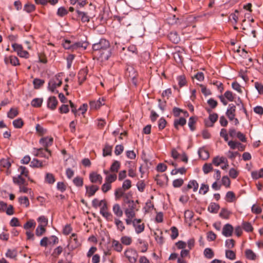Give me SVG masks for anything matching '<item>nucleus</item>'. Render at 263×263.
I'll list each match as a JSON object with an SVG mask.
<instances>
[{
    "label": "nucleus",
    "instance_id": "nucleus-35",
    "mask_svg": "<svg viewBox=\"0 0 263 263\" xmlns=\"http://www.w3.org/2000/svg\"><path fill=\"white\" fill-rule=\"evenodd\" d=\"M43 103V99L41 98H35L32 100L31 105L35 107H40Z\"/></svg>",
    "mask_w": 263,
    "mask_h": 263
},
{
    "label": "nucleus",
    "instance_id": "nucleus-61",
    "mask_svg": "<svg viewBox=\"0 0 263 263\" xmlns=\"http://www.w3.org/2000/svg\"><path fill=\"white\" fill-rule=\"evenodd\" d=\"M10 59V63L13 65V66H16L20 64L18 59L14 56H10L9 57Z\"/></svg>",
    "mask_w": 263,
    "mask_h": 263
},
{
    "label": "nucleus",
    "instance_id": "nucleus-59",
    "mask_svg": "<svg viewBox=\"0 0 263 263\" xmlns=\"http://www.w3.org/2000/svg\"><path fill=\"white\" fill-rule=\"evenodd\" d=\"M166 124V120L163 118H160L158 122V127L159 129L162 130L164 129L165 127Z\"/></svg>",
    "mask_w": 263,
    "mask_h": 263
},
{
    "label": "nucleus",
    "instance_id": "nucleus-32",
    "mask_svg": "<svg viewBox=\"0 0 263 263\" xmlns=\"http://www.w3.org/2000/svg\"><path fill=\"white\" fill-rule=\"evenodd\" d=\"M17 255L15 249H8L6 253V256L10 258H15Z\"/></svg>",
    "mask_w": 263,
    "mask_h": 263
},
{
    "label": "nucleus",
    "instance_id": "nucleus-50",
    "mask_svg": "<svg viewBox=\"0 0 263 263\" xmlns=\"http://www.w3.org/2000/svg\"><path fill=\"white\" fill-rule=\"evenodd\" d=\"M23 121L22 119H17L13 121V126L17 128H20L23 125Z\"/></svg>",
    "mask_w": 263,
    "mask_h": 263
},
{
    "label": "nucleus",
    "instance_id": "nucleus-9",
    "mask_svg": "<svg viewBox=\"0 0 263 263\" xmlns=\"http://www.w3.org/2000/svg\"><path fill=\"white\" fill-rule=\"evenodd\" d=\"M133 226L135 227L137 233L139 234L144 229V223H141L140 219H134L133 221Z\"/></svg>",
    "mask_w": 263,
    "mask_h": 263
},
{
    "label": "nucleus",
    "instance_id": "nucleus-51",
    "mask_svg": "<svg viewBox=\"0 0 263 263\" xmlns=\"http://www.w3.org/2000/svg\"><path fill=\"white\" fill-rule=\"evenodd\" d=\"M177 80L180 87L184 86L186 83V81L184 76L182 75L179 76L177 78Z\"/></svg>",
    "mask_w": 263,
    "mask_h": 263
},
{
    "label": "nucleus",
    "instance_id": "nucleus-58",
    "mask_svg": "<svg viewBox=\"0 0 263 263\" xmlns=\"http://www.w3.org/2000/svg\"><path fill=\"white\" fill-rule=\"evenodd\" d=\"M183 183V180L182 179H175L173 182V186L175 187H179Z\"/></svg>",
    "mask_w": 263,
    "mask_h": 263
},
{
    "label": "nucleus",
    "instance_id": "nucleus-40",
    "mask_svg": "<svg viewBox=\"0 0 263 263\" xmlns=\"http://www.w3.org/2000/svg\"><path fill=\"white\" fill-rule=\"evenodd\" d=\"M204 174H207L213 170L212 163H205L202 167Z\"/></svg>",
    "mask_w": 263,
    "mask_h": 263
},
{
    "label": "nucleus",
    "instance_id": "nucleus-36",
    "mask_svg": "<svg viewBox=\"0 0 263 263\" xmlns=\"http://www.w3.org/2000/svg\"><path fill=\"white\" fill-rule=\"evenodd\" d=\"M18 112L16 108H11L7 113V117L10 119H13L17 116Z\"/></svg>",
    "mask_w": 263,
    "mask_h": 263
},
{
    "label": "nucleus",
    "instance_id": "nucleus-3",
    "mask_svg": "<svg viewBox=\"0 0 263 263\" xmlns=\"http://www.w3.org/2000/svg\"><path fill=\"white\" fill-rule=\"evenodd\" d=\"M53 141L52 137H48L42 138L40 140V143L45 148V151L49 154V155H51V152L48 147L52 144Z\"/></svg>",
    "mask_w": 263,
    "mask_h": 263
},
{
    "label": "nucleus",
    "instance_id": "nucleus-53",
    "mask_svg": "<svg viewBox=\"0 0 263 263\" xmlns=\"http://www.w3.org/2000/svg\"><path fill=\"white\" fill-rule=\"evenodd\" d=\"M73 183L77 186H82L83 181L82 178L77 177L73 180Z\"/></svg>",
    "mask_w": 263,
    "mask_h": 263
},
{
    "label": "nucleus",
    "instance_id": "nucleus-14",
    "mask_svg": "<svg viewBox=\"0 0 263 263\" xmlns=\"http://www.w3.org/2000/svg\"><path fill=\"white\" fill-rule=\"evenodd\" d=\"M58 102V100L55 97H50L47 101V106L49 108L54 110L57 106Z\"/></svg>",
    "mask_w": 263,
    "mask_h": 263
},
{
    "label": "nucleus",
    "instance_id": "nucleus-12",
    "mask_svg": "<svg viewBox=\"0 0 263 263\" xmlns=\"http://www.w3.org/2000/svg\"><path fill=\"white\" fill-rule=\"evenodd\" d=\"M235 106L231 104L229 105V108L228 109L226 115L228 116L230 120L232 121L234 119L235 116Z\"/></svg>",
    "mask_w": 263,
    "mask_h": 263
},
{
    "label": "nucleus",
    "instance_id": "nucleus-30",
    "mask_svg": "<svg viewBox=\"0 0 263 263\" xmlns=\"http://www.w3.org/2000/svg\"><path fill=\"white\" fill-rule=\"evenodd\" d=\"M246 257L250 260H255L256 258V255L252 250L247 249L245 251Z\"/></svg>",
    "mask_w": 263,
    "mask_h": 263
},
{
    "label": "nucleus",
    "instance_id": "nucleus-15",
    "mask_svg": "<svg viewBox=\"0 0 263 263\" xmlns=\"http://www.w3.org/2000/svg\"><path fill=\"white\" fill-rule=\"evenodd\" d=\"M85 187L86 194L88 197L94 195L96 192L99 190V187L95 185H92L90 186H86Z\"/></svg>",
    "mask_w": 263,
    "mask_h": 263
},
{
    "label": "nucleus",
    "instance_id": "nucleus-4",
    "mask_svg": "<svg viewBox=\"0 0 263 263\" xmlns=\"http://www.w3.org/2000/svg\"><path fill=\"white\" fill-rule=\"evenodd\" d=\"M124 255L130 263H135L138 257L137 251L134 249H128L124 252Z\"/></svg>",
    "mask_w": 263,
    "mask_h": 263
},
{
    "label": "nucleus",
    "instance_id": "nucleus-18",
    "mask_svg": "<svg viewBox=\"0 0 263 263\" xmlns=\"http://www.w3.org/2000/svg\"><path fill=\"white\" fill-rule=\"evenodd\" d=\"M168 37L171 41L175 44H177L180 41V37L176 31L170 32Z\"/></svg>",
    "mask_w": 263,
    "mask_h": 263
},
{
    "label": "nucleus",
    "instance_id": "nucleus-54",
    "mask_svg": "<svg viewBox=\"0 0 263 263\" xmlns=\"http://www.w3.org/2000/svg\"><path fill=\"white\" fill-rule=\"evenodd\" d=\"M74 57H75V55L74 54H69L68 56L67 57V58H66L67 63V67L68 69L70 68L72 63V61H73Z\"/></svg>",
    "mask_w": 263,
    "mask_h": 263
},
{
    "label": "nucleus",
    "instance_id": "nucleus-24",
    "mask_svg": "<svg viewBox=\"0 0 263 263\" xmlns=\"http://www.w3.org/2000/svg\"><path fill=\"white\" fill-rule=\"evenodd\" d=\"M186 121L184 118H180L179 119H176L174 122V125L176 129H178V126H183L186 124Z\"/></svg>",
    "mask_w": 263,
    "mask_h": 263
},
{
    "label": "nucleus",
    "instance_id": "nucleus-27",
    "mask_svg": "<svg viewBox=\"0 0 263 263\" xmlns=\"http://www.w3.org/2000/svg\"><path fill=\"white\" fill-rule=\"evenodd\" d=\"M104 203L107 204V202L105 200H102L99 201L98 199L95 198L92 201V205L95 208H97L98 206L101 208Z\"/></svg>",
    "mask_w": 263,
    "mask_h": 263
},
{
    "label": "nucleus",
    "instance_id": "nucleus-39",
    "mask_svg": "<svg viewBox=\"0 0 263 263\" xmlns=\"http://www.w3.org/2000/svg\"><path fill=\"white\" fill-rule=\"evenodd\" d=\"M226 257L230 259V260H234L236 259V254L232 250H226Z\"/></svg>",
    "mask_w": 263,
    "mask_h": 263
},
{
    "label": "nucleus",
    "instance_id": "nucleus-64",
    "mask_svg": "<svg viewBox=\"0 0 263 263\" xmlns=\"http://www.w3.org/2000/svg\"><path fill=\"white\" fill-rule=\"evenodd\" d=\"M255 87L257 90L258 93L259 94H263V84L259 83L256 82L255 83Z\"/></svg>",
    "mask_w": 263,
    "mask_h": 263
},
{
    "label": "nucleus",
    "instance_id": "nucleus-5",
    "mask_svg": "<svg viewBox=\"0 0 263 263\" xmlns=\"http://www.w3.org/2000/svg\"><path fill=\"white\" fill-rule=\"evenodd\" d=\"M62 82L59 80L58 77L51 79L48 82V88L51 91L53 92L57 87H59L62 85Z\"/></svg>",
    "mask_w": 263,
    "mask_h": 263
},
{
    "label": "nucleus",
    "instance_id": "nucleus-52",
    "mask_svg": "<svg viewBox=\"0 0 263 263\" xmlns=\"http://www.w3.org/2000/svg\"><path fill=\"white\" fill-rule=\"evenodd\" d=\"M196 123V120L193 117H190L189 119L188 125L192 131H194L195 129V124Z\"/></svg>",
    "mask_w": 263,
    "mask_h": 263
},
{
    "label": "nucleus",
    "instance_id": "nucleus-62",
    "mask_svg": "<svg viewBox=\"0 0 263 263\" xmlns=\"http://www.w3.org/2000/svg\"><path fill=\"white\" fill-rule=\"evenodd\" d=\"M35 9V7L33 5L30 4H27L24 6V10L27 12H31Z\"/></svg>",
    "mask_w": 263,
    "mask_h": 263
},
{
    "label": "nucleus",
    "instance_id": "nucleus-45",
    "mask_svg": "<svg viewBox=\"0 0 263 263\" xmlns=\"http://www.w3.org/2000/svg\"><path fill=\"white\" fill-rule=\"evenodd\" d=\"M30 166L35 167H43V165L42 164V162L37 159H33L31 162Z\"/></svg>",
    "mask_w": 263,
    "mask_h": 263
},
{
    "label": "nucleus",
    "instance_id": "nucleus-38",
    "mask_svg": "<svg viewBox=\"0 0 263 263\" xmlns=\"http://www.w3.org/2000/svg\"><path fill=\"white\" fill-rule=\"evenodd\" d=\"M44 81L39 79H35L33 80V83L35 89H39L44 83Z\"/></svg>",
    "mask_w": 263,
    "mask_h": 263
},
{
    "label": "nucleus",
    "instance_id": "nucleus-49",
    "mask_svg": "<svg viewBox=\"0 0 263 263\" xmlns=\"http://www.w3.org/2000/svg\"><path fill=\"white\" fill-rule=\"evenodd\" d=\"M45 180L50 184H52L55 182V179L53 175L50 173H47L46 175Z\"/></svg>",
    "mask_w": 263,
    "mask_h": 263
},
{
    "label": "nucleus",
    "instance_id": "nucleus-16",
    "mask_svg": "<svg viewBox=\"0 0 263 263\" xmlns=\"http://www.w3.org/2000/svg\"><path fill=\"white\" fill-rule=\"evenodd\" d=\"M34 150L36 151V153L34 154L35 156L44 157L48 159L49 157L51 156L49 155V154L45 151V148H34Z\"/></svg>",
    "mask_w": 263,
    "mask_h": 263
},
{
    "label": "nucleus",
    "instance_id": "nucleus-33",
    "mask_svg": "<svg viewBox=\"0 0 263 263\" xmlns=\"http://www.w3.org/2000/svg\"><path fill=\"white\" fill-rule=\"evenodd\" d=\"M115 223L119 231L122 232L125 229L123 222L118 218H115Z\"/></svg>",
    "mask_w": 263,
    "mask_h": 263
},
{
    "label": "nucleus",
    "instance_id": "nucleus-47",
    "mask_svg": "<svg viewBox=\"0 0 263 263\" xmlns=\"http://www.w3.org/2000/svg\"><path fill=\"white\" fill-rule=\"evenodd\" d=\"M18 170L20 172V175L19 176H24L26 177H28L29 172L25 166H20L18 168Z\"/></svg>",
    "mask_w": 263,
    "mask_h": 263
},
{
    "label": "nucleus",
    "instance_id": "nucleus-60",
    "mask_svg": "<svg viewBox=\"0 0 263 263\" xmlns=\"http://www.w3.org/2000/svg\"><path fill=\"white\" fill-rule=\"evenodd\" d=\"M252 211L253 213L259 214L261 213L262 209L260 206L254 204L252 207Z\"/></svg>",
    "mask_w": 263,
    "mask_h": 263
},
{
    "label": "nucleus",
    "instance_id": "nucleus-23",
    "mask_svg": "<svg viewBox=\"0 0 263 263\" xmlns=\"http://www.w3.org/2000/svg\"><path fill=\"white\" fill-rule=\"evenodd\" d=\"M120 167V163L117 160L114 161L110 167V171L112 173H117Z\"/></svg>",
    "mask_w": 263,
    "mask_h": 263
},
{
    "label": "nucleus",
    "instance_id": "nucleus-48",
    "mask_svg": "<svg viewBox=\"0 0 263 263\" xmlns=\"http://www.w3.org/2000/svg\"><path fill=\"white\" fill-rule=\"evenodd\" d=\"M204 255L208 258H212L214 256V252L210 248H206L204 251Z\"/></svg>",
    "mask_w": 263,
    "mask_h": 263
},
{
    "label": "nucleus",
    "instance_id": "nucleus-46",
    "mask_svg": "<svg viewBox=\"0 0 263 263\" xmlns=\"http://www.w3.org/2000/svg\"><path fill=\"white\" fill-rule=\"evenodd\" d=\"M230 212L226 209H222L219 216L224 219H228L230 215Z\"/></svg>",
    "mask_w": 263,
    "mask_h": 263
},
{
    "label": "nucleus",
    "instance_id": "nucleus-6",
    "mask_svg": "<svg viewBox=\"0 0 263 263\" xmlns=\"http://www.w3.org/2000/svg\"><path fill=\"white\" fill-rule=\"evenodd\" d=\"M81 245V242L78 240L77 235L73 233L70 236V242L68 247L70 250H74Z\"/></svg>",
    "mask_w": 263,
    "mask_h": 263
},
{
    "label": "nucleus",
    "instance_id": "nucleus-1",
    "mask_svg": "<svg viewBox=\"0 0 263 263\" xmlns=\"http://www.w3.org/2000/svg\"><path fill=\"white\" fill-rule=\"evenodd\" d=\"M125 202L128 205L127 207L125 210V214L127 217H135L136 216V211L138 210L137 208V204L138 201L137 200H130L128 199L125 200Z\"/></svg>",
    "mask_w": 263,
    "mask_h": 263
},
{
    "label": "nucleus",
    "instance_id": "nucleus-2",
    "mask_svg": "<svg viewBox=\"0 0 263 263\" xmlns=\"http://www.w3.org/2000/svg\"><path fill=\"white\" fill-rule=\"evenodd\" d=\"M111 55L110 50H93L94 58L101 62L106 61Z\"/></svg>",
    "mask_w": 263,
    "mask_h": 263
},
{
    "label": "nucleus",
    "instance_id": "nucleus-56",
    "mask_svg": "<svg viewBox=\"0 0 263 263\" xmlns=\"http://www.w3.org/2000/svg\"><path fill=\"white\" fill-rule=\"evenodd\" d=\"M18 200L21 204L25 205L26 207L29 205V201L27 197H21L19 198Z\"/></svg>",
    "mask_w": 263,
    "mask_h": 263
},
{
    "label": "nucleus",
    "instance_id": "nucleus-22",
    "mask_svg": "<svg viewBox=\"0 0 263 263\" xmlns=\"http://www.w3.org/2000/svg\"><path fill=\"white\" fill-rule=\"evenodd\" d=\"M77 12L78 13V17L81 18L82 22L85 23L88 22L89 21V17L86 13L79 10H77Z\"/></svg>",
    "mask_w": 263,
    "mask_h": 263
},
{
    "label": "nucleus",
    "instance_id": "nucleus-31",
    "mask_svg": "<svg viewBox=\"0 0 263 263\" xmlns=\"http://www.w3.org/2000/svg\"><path fill=\"white\" fill-rule=\"evenodd\" d=\"M187 189H193L194 192L197 191L198 188V184L196 180L190 181L187 186Z\"/></svg>",
    "mask_w": 263,
    "mask_h": 263
},
{
    "label": "nucleus",
    "instance_id": "nucleus-10",
    "mask_svg": "<svg viewBox=\"0 0 263 263\" xmlns=\"http://www.w3.org/2000/svg\"><path fill=\"white\" fill-rule=\"evenodd\" d=\"M128 73H129L128 77L131 78L132 83L136 86L137 84V79L136 78L137 73L133 68H127L126 75Z\"/></svg>",
    "mask_w": 263,
    "mask_h": 263
},
{
    "label": "nucleus",
    "instance_id": "nucleus-37",
    "mask_svg": "<svg viewBox=\"0 0 263 263\" xmlns=\"http://www.w3.org/2000/svg\"><path fill=\"white\" fill-rule=\"evenodd\" d=\"M36 225L35 222L32 220L30 219L28 221L24 226V228L26 230H28L31 228H34Z\"/></svg>",
    "mask_w": 263,
    "mask_h": 263
},
{
    "label": "nucleus",
    "instance_id": "nucleus-26",
    "mask_svg": "<svg viewBox=\"0 0 263 263\" xmlns=\"http://www.w3.org/2000/svg\"><path fill=\"white\" fill-rule=\"evenodd\" d=\"M112 246L114 249L118 252H121L123 249L122 245L118 241L116 240L112 241Z\"/></svg>",
    "mask_w": 263,
    "mask_h": 263
},
{
    "label": "nucleus",
    "instance_id": "nucleus-21",
    "mask_svg": "<svg viewBox=\"0 0 263 263\" xmlns=\"http://www.w3.org/2000/svg\"><path fill=\"white\" fill-rule=\"evenodd\" d=\"M226 159L223 157H216L213 158L212 160V163L215 166H219L220 164L225 163L226 162Z\"/></svg>",
    "mask_w": 263,
    "mask_h": 263
},
{
    "label": "nucleus",
    "instance_id": "nucleus-34",
    "mask_svg": "<svg viewBox=\"0 0 263 263\" xmlns=\"http://www.w3.org/2000/svg\"><path fill=\"white\" fill-rule=\"evenodd\" d=\"M198 154L201 158L205 160L209 157V154L208 152L203 148H200L198 151Z\"/></svg>",
    "mask_w": 263,
    "mask_h": 263
},
{
    "label": "nucleus",
    "instance_id": "nucleus-8",
    "mask_svg": "<svg viewBox=\"0 0 263 263\" xmlns=\"http://www.w3.org/2000/svg\"><path fill=\"white\" fill-rule=\"evenodd\" d=\"M100 214L108 221H112V215L108 211L107 204H104L100 208Z\"/></svg>",
    "mask_w": 263,
    "mask_h": 263
},
{
    "label": "nucleus",
    "instance_id": "nucleus-42",
    "mask_svg": "<svg viewBox=\"0 0 263 263\" xmlns=\"http://www.w3.org/2000/svg\"><path fill=\"white\" fill-rule=\"evenodd\" d=\"M37 221L39 222V226L46 227L48 224V220L44 216H42L39 217Z\"/></svg>",
    "mask_w": 263,
    "mask_h": 263
},
{
    "label": "nucleus",
    "instance_id": "nucleus-19",
    "mask_svg": "<svg viewBox=\"0 0 263 263\" xmlns=\"http://www.w3.org/2000/svg\"><path fill=\"white\" fill-rule=\"evenodd\" d=\"M87 76V71L85 69H81L78 73V78L80 85L86 80Z\"/></svg>",
    "mask_w": 263,
    "mask_h": 263
},
{
    "label": "nucleus",
    "instance_id": "nucleus-13",
    "mask_svg": "<svg viewBox=\"0 0 263 263\" xmlns=\"http://www.w3.org/2000/svg\"><path fill=\"white\" fill-rule=\"evenodd\" d=\"M89 179L92 183H97L98 182L99 183H101L102 181V176L100 174L95 172L90 174Z\"/></svg>",
    "mask_w": 263,
    "mask_h": 263
},
{
    "label": "nucleus",
    "instance_id": "nucleus-57",
    "mask_svg": "<svg viewBox=\"0 0 263 263\" xmlns=\"http://www.w3.org/2000/svg\"><path fill=\"white\" fill-rule=\"evenodd\" d=\"M102 105V102L100 100H98L97 102L96 101H90V106L91 108L97 109V108L100 107Z\"/></svg>",
    "mask_w": 263,
    "mask_h": 263
},
{
    "label": "nucleus",
    "instance_id": "nucleus-17",
    "mask_svg": "<svg viewBox=\"0 0 263 263\" xmlns=\"http://www.w3.org/2000/svg\"><path fill=\"white\" fill-rule=\"evenodd\" d=\"M112 211L117 217H121L123 216V211L120 205L118 203H116L113 205Z\"/></svg>",
    "mask_w": 263,
    "mask_h": 263
},
{
    "label": "nucleus",
    "instance_id": "nucleus-7",
    "mask_svg": "<svg viewBox=\"0 0 263 263\" xmlns=\"http://www.w3.org/2000/svg\"><path fill=\"white\" fill-rule=\"evenodd\" d=\"M109 47V42L105 39H102L99 43L93 45L92 49H107Z\"/></svg>",
    "mask_w": 263,
    "mask_h": 263
},
{
    "label": "nucleus",
    "instance_id": "nucleus-28",
    "mask_svg": "<svg viewBox=\"0 0 263 263\" xmlns=\"http://www.w3.org/2000/svg\"><path fill=\"white\" fill-rule=\"evenodd\" d=\"M220 208L219 205L215 203H211L209 207L208 211L211 213H216Z\"/></svg>",
    "mask_w": 263,
    "mask_h": 263
},
{
    "label": "nucleus",
    "instance_id": "nucleus-63",
    "mask_svg": "<svg viewBox=\"0 0 263 263\" xmlns=\"http://www.w3.org/2000/svg\"><path fill=\"white\" fill-rule=\"evenodd\" d=\"M235 241L233 239H227L226 241V247L229 249H232L234 247Z\"/></svg>",
    "mask_w": 263,
    "mask_h": 263
},
{
    "label": "nucleus",
    "instance_id": "nucleus-41",
    "mask_svg": "<svg viewBox=\"0 0 263 263\" xmlns=\"http://www.w3.org/2000/svg\"><path fill=\"white\" fill-rule=\"evenodd\" d=\"M121 241L122 244L128 246L131 244L132 239L130 237L125 236L121 238Z\"/></svg>",
    "mask_w": 263,
    "mask_h": 263
},
{
    "label": "nucleus",
    "instance_id": "nucleus-25",
    "mask_svg": "<svg viewBox=\"0 0 263 263\" xmlns=\"http://www.w3.org/2000/svg\"><path fill=\"white\" fill-rule=\"evenodd\" d=\"M13 181L15 184H17L20 186L24 185L26 182L25 179L23 178L22 176L19 175L17 177H14L13 178Z\"/></svg>",
    "mask_w": 263,
    "mask_h": 263
},
{
    "label": "nucleus",
    "instance_id": "nucleus-11",
    "mask_svg": "<svg viewBox=\"0 0 263 263\" xmlns=\"http://www.w3.org/2000/svg\"><path fill=\"white\" fill-rule=\"evenodd\" d=\"M233 230V226L227 223L223 226L222 233L226 237H230L232 236Z\"/></svg>",
    "mask_w": 263,
    "mask_h": 263
},
{
    "label": "nucleus",
    "instance_id": "nucleus-29",
    "mask_svg": "<svg viewBox=\"0 0 263 263\" xmlns=\"http://www.w3.org/2000/svg\"><path fill=\"white\" fill-rule=\"evenodd\" d=\"M112 152V146L106 144L104 148L103 149V156L106 157L107 156H110Z\"/></svg>",
    "mask_w": 263,
    "mask_h": 263
},
{
    "label": "nucleus",
    "instance_id": "nucleus-43",
    "mask_svg": "<svg viewBox=\"0 0 263 263\" xmlns=\"http://www.w3.org/2000/svg\"><path fill=\"white\" fill-rule=\"evenodd\" d=\"M117 176L116 174H109L105 178L106 182L111 183L117 179Z\"/></svg>",
    "mask_w": 263,
    "mask_h": 263
},
{
    "label": "nucleus",
    "instance_id": "nucleus-20",
    "mask_svg": "<svg viewBox=\"0 0 263 263\" xmlns=\"http://www.w3.org/2000/svg\"><path fill=\"white\" fill-rule=\"evenodd\" d=\"M87 42H77L71 45V49H76L80 48L86 49L87 48Z\"/></svg>",
    "mask_w": 263,
    "mask_h": 263
},
{
    "label": "nucleus",
    "instance_id": "nucleus-55",
    "mask_svg": "<svg viewBox=\"0 0 263 263\" xmlns=\"http://www.w3.org/2000/svg\"><path fill=\"white\" fill-rule=\"evenodd\" d=\"M243 229L247 232H251L253 230V227L250 223L243 222L242 223Z\"/></svg>",
    "mask_w": 263,
    "mask_h": 263
},
{
    "label": "nucleus",
    "instance_id": "nucleus-44",
    "mask_svg": "<svg viewBox=\"0 0 263 263\" xmlns=\"http://www.w3.org/2000/svg\"><path fill=\"white\" fill-rule=\"evenodd\" d=\"M46 231L45 227L38 226L36 230H35V234L37 236H41Z\"/></svg>",
    "mask_w": 263,
    "mask_h": 263
}]
</instances>
